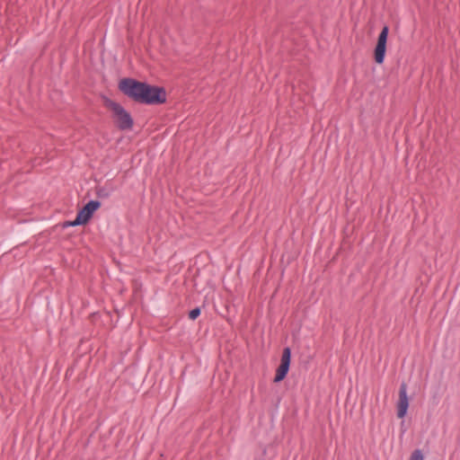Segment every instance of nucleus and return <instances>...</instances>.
Returning a JSON list of instances; mask_svg holds the SVG:
<instances>
[{"mask_svg":"<svg viewBox=\"0 0 460 460\" xmlns=\"http://www.w3.org/2000/svg\"><path fill=\"white\" fill-rule=\"evenodd\" d=\"M103 106L111 111V119L115 127L121 131L131 130L134 127V119L120 103L102 95Z\"/></svg>","mask_w":460,"mask_h":460,"instance_id":"1","label":"nucleus"},{"mask_svg":"<svg viewBox=\"0 0 460 460\" xmlns=\"http://www.w3.org/2000/svg\"><path fill=\"white\" fill-rule=\"evenodd\" d=\"M166 95L164 87L150 84L146 82L138 103L145 105H161L166 102Z\"/></svg>","mask_w":460,"mask_h":460,"instance_id":"2","label":"nucleus"},{"mask_svg":"<svg viewBox=\"0 0 460 460\" xmlns=\"http://www.w3.org/2000/svg\"><path fill=\"white\" fill-rule=\"evenodd\" d=\"M146 81L133 77H123L119 80L118 90L131 101L138 103Z\"/></svg>","mask_w":460,"mask_h":460,"instance_id":"3","label":"nucleus"},{"mask_svg":"<svg viewBox=\"0 0 460 460\" xmlns=\"http://www.w3.org/2000/svg\"><path fill=\"white\" fill-rule=\"evenodd\" d=\"M389 34V26L384 25L378 37L377 41L374 49V60L376 64L382 65L385 61L386 54V44Z\"/></svg>","mask_w":460,"mask_h":460,"instance_id":"4","label":"nucleus"},{"mask_svg":"<svg viewBox=\"0 0 460 460\" xmlns=\"http://www.w3.org/2000/svg\"><path fill=\"white\" fill-rule=\"evenodd\" d=\"M291 356V349L289 347H285L282 350L280 363L276 369L275 376L273 379L274 383H279L287 377L290 368Z\"/></svg>","mask_w":460,"mask_h":460,"instance_id":"5","label":"nucleus"},{"mask_svg":"<svg viewBox=\"0 0 460 460\" xmlns=\"http://www.w3.org/2000/svg\"><path fill=\"white\" fill-rule=\"evenodd\" d=\"M101 206L102 203L99 200H89L77 211L78 222H83L86 226Z\"/></svg>","mask_w":460,"mask_h":460,"instance_id":"6","label":"nucleus"},{"mask_svg":"<svg viewBox=\"0 0 460 460\" xmlns=\"http://www.w3.org/2000/svg\"><path fill=\"white\" fill-rule=\"evenodd\" d=\"M410 398L407 395V385L402 382L399 389V398L396 402V415L399 419H403L408 412Z\"/></svg>","mask_w":460,"mask_h":460,"instance_id":"7","label":"nucleus"},{"mask_svg":"<svg viewBox=\"0 0 460 460\" xmlns=\"http://www.w3.org/2000/svg\"><path fill=\"white\" fill-rule=\"evenodd\" d=\"M84 226L83 222H78V216L76 215L74 220L65 221L61 224L62 228H67L70 226Z\"/></svg>","mask_w":460,"mask_h":460,"instance_id":"8","label":"nucleus"},{"mask_svg":"<svg viewBox=\"0 0 460 460\" xmlns=\"http://www.w3.org/2000/svg\"><path fill=\"white\" fill-rule=\"evenodd\" d=\"M95 193H96L97 198H100V199H106L110 196V192L104 187H97Z\"/></svg>","mask_w":460,"mask_h":460,"instance_id":"9","label":"nucleus"},{"mask_svg":"<svg viewBox=\"0 0 460 460\" xmlns=\"http://www.w3.org/2000/svg\"><path fill=\"white\" fill-rule=\"evenodd\" d=\"M201 314V308L199 306H197L190 311H189L188 317L190 320H196Z\"/></svg>","mask_w":460,"mask_h":460,"instance_id":"10","label":"nucleus"},{"mask_svg":"<svg viewBox=\"0 0 460 460\" xmlns=\"http://www.w3.org/2000/svg\"><path fill=\"white\" fill-rule=\"evenodd\" d=\"M410 460H423V454L420 449H416L411 453Z\"/></svg>","mask_w":460,"mask_h":460,"instance_id":"11","label":"nucleus"}]
</instances>
